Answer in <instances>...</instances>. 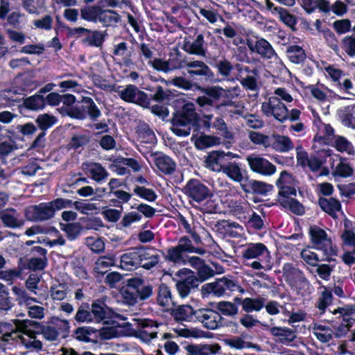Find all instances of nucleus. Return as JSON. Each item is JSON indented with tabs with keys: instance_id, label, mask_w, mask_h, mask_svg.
<instances>
[{
	"instance_id": "59",
	"label": "nucleus",
	"mask_w": 355,
	"mask_h": 355,
	"mask_svg": "<svg viewBox=\"0 0 355 355\" xmlns=\"http://www.w3.org/2000/svg\"><path fill=\"white\" fill-rule=\"evenodd\" d=\"M224 342L229 347L239 350L249 348L251 346L250 343L245 341L243 338L238 336L227 338Z\"/></svg>"
},
{
	"instance_id": "45",
	"label": "nucleus",
	"mask_w": 355,
	"mask_h": 355,
	"mask_svg": "<svg viewBox=\"0 0 355 355\" xmlns=\"http://www.w3.org/2000/svg\"><path fill=\"white\" fill-rule=\"evenodd\" d=\"M286 52L290 60L294 63H300L306 58L304 49L297 45L289 46Z\"/></svg>"
},
{
	"instance_id": "17",
	"label": "nucleus",
	"mask_w": 355,
	"mask_h": 355,
	"mask_svg": "<svg viewBox=\"0 0 355 355\" xmlns=\"http://www.w3.org/2000/svg\"><path fill=\"white\" fill-rule=\"evenodd\" d=\"M277 186L279 189L280 197L295 196L298 182L291 174L283 171L277 180Z\"/></svg>"
},
{
	"instance_id": "24",
	"label": "nucleus",
	"mask_w": 355,
	"mask_h": 355,
	"mask_svg": "<svg viewBox=\"0 0 355 355\" xmlns=\"http://www.w3.org/2000/svg\"><path fill=\"white\" fill-rule=\"evenodd\" d=\"M139 249H132L121 257L120 267L125 270H132L140 266Z\"/></svg>"
},
{
	"instance_id": "61",
	"label": "nucleus",
	"mask_w": 355,
	"mask_h": 355,
	"mask_svg": "<svg viewBox=\"0 0 355 355\" xmlns=\"http://www.w3.org/2000/svg\"><path fill=\"white\" fill-rule=\"evenodd\" d=\"M67 295V288L64 284H59L51 286L50 296L53 300H62Z\"/></svg>"
},
{
	"instance_id": "19",
	"label": "nucleus",
	"mask_w": 355,
	"mask_h": 355,
	"mask_svg": "<svg viewBox=\"0 0 355 355\" xmlns=\"http://www.w3.org/2000/svg\"><path fill=\"white\" fill-rule=\"evenodd\" d=\"M127 286L136 293L138 299L145 300L153 294V287L150 284L145 283L140 277H132L127 281Z\"/></svg>"
},
{
	"instance_id": "46",
	"label": "nucleus",
	"mask_w": 355,
	"mask_h": 355,
	"mask_svg": "<svg viewBox=\"0 0 355 355\" xmlns=\"http://www.w3.org/2000/svg\"><path fill=\"white\" fill-rule=\"evenodd\" d=\"M332 175L334 177L347 178L352 175L353 169L347 163L340 160L334 168L331 164Z\"/></svg>"
},
{
	"instance_id": "13",
	"label": "nucleus",
	"mask_w": 355,
	"mask_h": 355,
	"mask_svg": "<svg viewBox=\"0 0 355 355\" xmlns=\"http://www.w3.org/2000/svg\"><path fill=\"white\" fill-rule=\"evenodd\" d=\"M246 161L253 172L264 175H271L275 173V166L259 155H250L246 157Z\"/></svg>"
},
{
	"instance_id": "33",
	"label": "nucleus",
	"mask_w": 355,
	"mask_h": 355,
	"mask_svg": "<svg viewBox=\"0 0 355 355\" xmlns=\"http://www.w3.org/2000/svg\"><path fill=\"white\" fill-rule=\"evenodd\" d=\"M114 59L128 66L131 63V52L128 49L125 42H121L114 46L113 51Z\"/></svg>"
},
{
	"instance_id": "62",
	"label": "nucleus",
	"mask_w": 355,
	"mask_h": 355,
	"mask_svg": "<svg viewBox=\"0 0 355 355\" xmlns=\"http://www.w3.org/2000/svg\"><path fill=\"white\" fill-rule=\"evenodd\" d=\"M216 308L225 315H234L238 312V308L234 304L226 301L219 302Z\"/></svg>"
},
{
	"instance_id": "16",
	"label": "nucleus",
	"mask_w": 355,
	"mask_h": 355,
	"mask_svg": "<svg viewBox=\"0 0 355 355\" xmlns=\"http://www.w3.org/2000/svg\"><path fill=\"white\" fill-rule=\"evenodd\" d=\"M0 220L5 227L10 229L21 228L24 225L21 214L13 208L1 210Z\"/></svg>"
},
{
	"instance_id": "32",
	"label": "nucleus",
	"mask_w": 355,
	"mask_h": 355,
	"mask_svg": "<svg viewBox=\"0 0 355 355\" xmlns=\"http://www.w3.org/2000/svg\"><path fill=\"white\" fill-rule=\"evenodd\" d=\"M175 282H181L191 286H198V279L193 271L188 268H182L174 274L173 277Z\"/></svg>"
},
{
	"instance_id": "30",
	"label": "nucleus",
	"mask_w": 355,
	"mask_h": 355,
	"mask_svg": "<svg viewBox=\"0 0 355 355\" xmlns=\"http://www.w3.org/2000/svg\"><path fill=\"white\" fill-rule=\"evenodd\" d=\"M186 67L189 68L188 73L191 76H203L209 77L211 71L209 67L202 61L196 60L186 62Z\"/></svg>"
},
{
	"instance_id": "22",
	"label": "nucleus",
	"mask_w": 355,
	"mask_h": 355,
	"mask_svg": "<svg viewBox=\"0 0 355 355\" xmlns=\"http://www.w3.org/2000/svg\"><path fill=\"white\" fill-rule=\"evenodd\" d=\"M140 266L149 270L156 266L160 258L159 252L155 249H139Z\"/></svg>"
},
{
	"instance_id": "44",
	"label": "nucleus",
	"mask_w": 355,
	"mask_h": 355,
	"mask_svg": "<svg viewBox=\"0 0 355 355\" xmlns=\"http://www.w3.org/2000/svg\"><path fill=\"white\" fill-rule=\"evenodd\" d=\"M110 313L111 310L103 302H98L92 304V314L95 316L98 322L110 316Z\"/></svg>"
},
{
	"instance_id": "11",
	"label": "nucleus",
	"mask_w": 355,
	"mask_h": 355,
	"mask_svg": "<svg viewBox=\"0 0 355 355\" xmlns=\"http://www.w3.org/2000/svg\"><path fill=\"white\" fill-rule=\"evenodd\" d=\"M122 100L128 103H133L141 105L148 104L147 94L139 90L134 85H128L125 87H119L116 89Z\"/></svg>"
},
{
	"instance_id": "34",
	"label": "nucleus",
	"mask_w": 355,
	"mask_h": 355,
	"mask_svg": "<svg viewBox=\"0 0 355 355\" xmlns=\"http://www.w3.org/2000/svg\"><path fill=\"white\" fill-rule=\"evenodd\" d=\"M312 96L318 101H329L331 98L336 96V94L331 89L320 88L319 87L311 85L309 87Z\"/></svg>"
},
{
	"instance_id": "7",
	"label": "nucleus",
	"mask_w": 355,
	"mask_h": 355,
	"mask_svg": "<svg viewBox=\"0 0 355 355\" xmlns=\"http://www.w3.org/2000/svg\"><path fill=\"white\" fill-rule=\"evenodd\" d=\"M202 291L207 293H212L214 295L220 297L228 291H239L241 293H244L243 289L236 282L227 277L218 279L214 282L207 284L202 286Z\"/></svg>"
},
{
	"instance_id": "9",
	"label": "nucleus",
	"mask_w": 355,
	"mask_h": 355,
	"mask_svg": "<svg viewBox=\"0 0 355 355\" xmlns=\"http://www.w3.org/2000/svg\"><path fill=\"white\" fill-rule=\"evenodd\" d=\"M261 110L266 116H272L279 122L288 119V110L284 103L276 98H268L262 103Z\"/></svg>"
},
{
	"instance_id": "25",
	"label": "nucleus",
	"mask_w": 355,
	"mask_h": 355,
	"mask_svg": "<svg viewBox=\"0 0 355 355\" xmlns=\"http://www.w3.org/2000/svg\"><path fill=\"white\" fill-rule=\"evenodd\" d=\"M141 329L139 330L138 336L144 342H148L157 336V327L155 323L148 319L139 320Z\"/></svg>"
},
{
	"instance_id": "50",
	"label": "nucleus",
	"mask_w": 355,
	"mask_h": 355,
	"mask_svg": "<svg viewBox=\"0 0 355 355\" xmlns=\"http://www.w3.org/2000/svg\"><path fill=\"white\" fill-rule=\"evenodd\" d=\"M249 139L254 144L263 145L265 148L270 146L272 143L271 137L254 131L250 132Z\"/></svg>"
},
{
	"instance_id": "18",
	"label": "nucleus",
	"mask_w": 355,
	"mask_h": 355,
	"mask_svg": "<svg viewBox=\"0 0 355 355\" xmlns=\"http://www.w3.org/2000/svg\"><path fill=\"white\" fill-rule=\"evenodd\" d=\"M243 257L246 259H258L260 261L268 263L270 259V252L266 245L261 243L247 245L243 252Z\"/></svg>"
},
{
	"instance_id": "39",
	"label": "nucleus",
	"mask_w": 355,
	"mask_h": 355,
	"mask_svg": "<svg viewBox=\"0 0 355 355\" xmlns=\"http://www.w3.org/2000/svg\"><path fill=\"white\" fill-rule=\"evenodd\" d=\"M85 169L92 175V179L96 182H100L107 176L105 168L97 163L86 164Z\"/></svg>"
},
{
	"instance_id": "36",
	"label": "nucleus",
	"mask_w": 355,
	"mask_h": 355,
	"mask_svg": "<svg viewBox=\"0 0 355 355\" xmlns=\"http://www.w3.org/2000/svg\"><path fill=\"white\" fill-rule=\"evenodd\" d=\"M157 303L166 309H169L173 305L171 293L169 288L164 285H160L158 291Z\"/></svg>"
},
{
	"instance_id": "41",
	"label": "nucleus",
	"mask_w": 355,
	"mask_h": 355,
	"mask_svg": "<svg viewBox=\"0 0 355 355\" xmlns=\"http://www.w3.org/2000/svg\"><path fill=\"white\" fill-rule=\"evenodd\" d=\"M137 134L139 140L142 143L155 144L157 142L155 135L146 125L139 126Z\"/></svg>"
},
{
	"instance_id": "28",
	"label": "nucleus",
	"mask_w": 355,
	"mask_h": 355,
	"mask_svg": "<svg viewBox=\"0 0 355 355\" xmlns=\"http://www.w3.org/2000/svg\"><path fill=\"white\" fill-rule=\"evenodd\" d=\"M204 42V37L202 34H200L193 42L185 41L183 49L189 53L205 56Z\"/></svg>"
},
{
	"instance_id": "55",
	"label": "nucleus",
	"mask_w": 355,
	"mask_h": 355,
	"mask_svg": "<svg viewBox=\"0 0 355 355\" xmlns=\"http://www.w3.org/2000/svg\"><path fill=\"white\" fill-rule=\"evenodd\" d=\"M134 193L148 202H154L157 198V195L154 190L144 187H135L134 188Z\"/></svg>"
},
{
	"instance_id": "14",
	"label": "nucleus",
	"mask_w": 355,
	"mask_h": 355,
	"mask_svg": "<svg viewBox=\"0 0 355 355\" xmlns=\"http://www.w3.org/2000/svg\"><path fill=\"white\" fill-rule=\"evenodd\" d=\"M223 173L230 180L239 183L241 188L249 178L248 171L242 167L241 164L236 162L225 164Z\"/></svg>"
},
{
	"instance_id": "15",
	"label": "nucleus",
	"mask_w": 355,
	"mask_h": 355,
	"mask_svg": "<svg viewBox=\"0 0 355 355\" xmlns=\"http://www.w3.org/2000/svg\"><path fill=\"white\" fill-rule=\"evenodd\" d=\"M184 190L191 198L198 202L205 200L211 195L210 190L197 180L189 181Z\"/></svg>"
},
{
	"instance_id": "58",
	"label": "nucleus",
	"mask_w": 355,
	"mask_h": 355,
	"mask_svg": "<svg viewBox=\"0 0 355 355\" xmlns=\"http://www.w3.org/2000/svg\"><path fill=\"white\" fill-rule=\"evenodd\" d=\"M275 10L277 12L279 19L286 26L293 28L297 21L295 17L289 13L286 9L282 8H275Z\"/></svg>"
},
{
	"instance_id": "10",
	"label": "nucleus",
	"mask_w": 355,
	"mask_h": 355,
	"mask_svg": "<svg viewBox=\"0 0 355 355\" xmlns=\"http://www.w3.org/2000/svg\"><path fill=\"white\" fill-rule=\"evenodd\" d=\"M195 318L209 329H216L223 325V318L218 312L211 309H199L195 311Z\"/></svg>"
},
{
	"instance_id": "23",
	"label": "nucleus",
	"mask_w": 355,
	"mask_h": 355,
	"mask_svg": "<svg viewBox=\"0 0 355 355\" xmlns=\"http://www.w3.org/2000/svg\"><path fill=\"white\" fill-rule=\"evenodd\" d=\"M150 157L155 165L162 173L171 174L175 171V163L168 156L161 153H153Z\"/></svg>"
},
{
	"instance_id": "57",
	"label": "nucleus",
	"mask_w": 355,
	"mask_h": 355,
	"mask_svg": "<svg viewBox=\"0 0 355 355\" xmlns=\"http://www.w3.org/2000/svg\"><path fill=\"white\" fill-rule=\"evenodd\" d=\"M174 332L184 338H198L201 336V331L194 328H187L184 326H179L173 328Z\"/></svg>"
},
{
	"instance_id": "27",
	"label": "nucleus",
	"mask_w": 355,
	"mask_h": 355,
	"mask_svg": "<svg viewBox=\"0 0 355 355\" xmlns=\"http://www.w3.org/2000/svg\"><path fill=\"white\" fill-rule=\"evenodd\" d=\"M195 146L200 150L212 147L220 144V139L210 135L193 134L191 138Z\"/></svg>"
},
{
	"instance_id": "5",
	"label": "nucleus",
	"mask_w": 355,
	"mask_h": 355,
	"mask_svg": "<svg viewBox=\"0 0 355 355\" xmlns=\"http://www.w3.org/2000/svg\"><path fill=\"white\" fill-rule=\"evenodd\" d=\"M322 143H327V139L322 136H315L313 145L315 155L311 156L307 163V166L313 171L318 170L324 158L331 157L332 154V150L328 146H322Z\"/></svg>"
},
{
	"instance_id": "26",
	"label": "nucleus",
	"mask_w": 355,
	"mask_h": 355,
	"mask_svg": "<svg viewBox=\"0 0 355 355\" xmlns=\"http://www.w3.org/2000/svg\"><path fill=\"white\" fill-rule=\"evenodd\" d=\"M149 63L155 70L164 73L180 69L182 67L180 62L171 58L168 60H164L161 58H155L153 60L150 61Z\"/></svg>"
},
{
	"instance_id": "43",
	"label": "nucleus",
	"mask_w": 355,
	"mask_h": 355,
	"mask_svg": "<svg viewBox=\"0 0 355 355\" xmlns=\"http://www.w3.org/2000/svg\"><path fill=\"white\" fill-rule=\"evenodd\" d=\"M320 206L323 211L331 216H334L341 208L340 202L335 198L320 199Z\"/></svg>"
},
{
	"instance_id": "63",
	"label": "nucleus",
	"mask_w": 355,
	"mask_h": 355,
	"mask_svg": "<svg viewBox=\"0 0 355 355\" xmlns=\"http://www.w3.org/2000/svg\"><path fill=\"white\" fill-rule=\"evenodd\" d=\"M332 295L331 293L326 288L321 293V295L318 299L317 307L324 312L325 309L331 303Z\"/></svg>"
},
{
	"instance_id": "52",
	"label": "nucleus",
	"mask_w": 355,
	"mask_h": 355,
	"mask_svg": "<svg viewBox=\"0 0 355 355\" xmlns=\"http://www.w3.org/2000/svg\"><path fill=\"white\" fill-rule=\"evenodd\" d=\"M300 256L304 262L311 266H316L320 261L318 255L310 247L303 249L301 251Z\"/></svg>"
},
{
	"instance_id": "49",
	"label": "nucleus",
	"mask_w": 355,
	"mask_h": 355,
	"mask_svg": "<svg viewBox=\"0 0 355 355\" xmlns=\"http://www.w3.org/2000/svg\"><path fill=\"white\" fill-rule=\"evenodd\" d=\"M101 8L98 6H88L81 9V17L87 21H98Z\"/></svg>"
},
{
	"instance_id": "64",
	"label": "nucleus",
	"mask_w": 355,
	"mask_h": 355,
	"mask_svg": "<svg viewBox=\"0 0 355 355\" xmlns=\"http://www.w3.org/2000/svg\"><path fill=\"white\" fill-rule=\"evenodd\" d=\"M341 48L349 56L355 55V36H347L342 40Z\"/></svg>"
},
{
	"instance_id": "6",
	"label": "nucleus",
	"mask_w": 355,
	"mask_h": 355,
	"mask_svg": "<svg viewBox=\"0 0 355 355\" xmlns=\"http://www.w3.org/2000/svg\"><path fill=\"white\" fill-rule=\"evenodd\" d=\"M12 291L17 296L19 303L26 306L28 315L31 318L39 320L44 318V308L33 304L35 302H37L35 298L28 296L25 290L17 286H13Z\"/></svg>"
},
{
	"instance_id": "42",
	"label": "nucleus",
	"mask_w": 355,
	"mask_h": 355,
	"mask_svg": "<svg viewBox=\"0 0 355 355\" xmlns=\"http://www.w3.org/2000/svg\"><path fill=\"white\" fill-rule=\"evenodd\" d=\"M120 20L119 15L114 10H102L98 21L105 26H113Z\"/></svg>"
},
{
	"instance_id": "51",
	"label": "nucleus",
	"mask_w": 355,
	"mask_h": 355,
	"mask_svg": "<svg viewBox=\"0 0 355 355\" xmlns=\"http://www.w3.org/2000/svg\"><path fill=\"white\" fill-rule=\"evenodd\" d=\"M24 104L30 110H37L42 109L45 105L44 98L40 94H36L26 98Z\"/></svg>"
},
{
	"instance_id": "38",
	"label": "nucleus",
	"mask_w": 355,
	"mask_h": 355,
	"mask_svg": "<svg viewBox=\"0 0 355 355\" xmlns=\"http://www.w3.org/2000/svg\"><path fill=\"white\" fill-rule=\"evenodd\" d=\"M270 331L273 336L278 337L282 343H288L295 338V332L286 327H272Z\"/></svg>"
},
{
	"instance_id": "31",
	"label": "nucleus",
	"mask_w": 355,
	"mask_h": 355,
	"mask_svg": "<svg viewBox=\"0 0 355 355\" xmlns=\"http://www.w3.org/2000/svg\"><path fill=\"white\" fill-rule=\"evenodd\" d=\"M272 189V187L263 182L248 179L242 189L245 193L256 192L260 194H266Z\"/></svg>"
},
{
	"instance_id": "54",
	"label": "nucleus",
	"mask_w": 355,
	"mask_h": 355,
	"mask_svg": "<svg viewBox=\"0 0 355 355\" xmlns=\"http://www.w3.org/2000/svg\"><path fill=\"white\" fill-rule=\"evenodd\" d=\"M61 230L66 232L68 238L75 239L80 233L82 227L78 223L60 224Z\"/></svg>"
},
{
	"instance_id": "12",
	"label": "nucleus",
	"mask_w": 355,
	"mask_h": 355,
	"mask_svg": "<svg viewBox=\"0 0 355 355\" xmlns=\"http://www.w3.org/2000/svg\"><path fill=\"white\" fill-rule=\"evenodd\" d=\"M240 88L238 86L223 89L220 86L207 87L205 89L206 95L214 101L223 100L222 105H227L228 101L239 95Z\"/></svg>"
},
{
	"instance_id": "29",
	"label": "nucleus",
	"mask_w": 355,
	"mask_h": 355,
	"mask_svg": "<svg viewBox=\"0 0 355 355\" xmlns=\"http://www.w3.org/2000/svg\"><path fill=\"white\" fill-rule=\"evenodd\" d=\"M271 146L272 148L282 153L288 152L294 148L291 139L284 135H272Z\"/></svg>"
},
{
	"instance_id": "48",
	"label": "nucleus",
	"mask_w": 355,
	"mask_h": 355,
	"mask_svg": "<svg viewBox=\"0 0 355 355\" xmlns=\"http://www.w3.org/2000/svg\"><path fill=\"white\" fill-rule=\"evenodd\" d=\"M116 259L114 256L101 257L96 262L95 270L98 273H105L108 268L115 264Z\"/></svg>"
},
{
	"instance_id": "53",
	"label": "nucleus",
	"mask_w": 355,
	"mask_h": 355,
	"mask_svg": "<svg viewBox=\"0 0 355 355\" xmlns=\"http://www.w3.org/2000/svg\"><path fill=\"white\" fill-rule=\"evenodd\" d=\"M195 311L189 305L180 306L175 311V317L178 320H191L195 316Z\"/></svg>"
},
{
	"instance_id": "35",
	"label": "nucleus",
	"mask_w": 355,
	"mask_h": 355,
	"mask_svg": "<svg viewBox=\"0 0 355 355\" xmlns=\"http://www.w3.org/2000/svg\"><path fill=\"white\" fill-rule=\"evenodd\" d=\"M333 146L340 153H345L349 155L355 153L354 147L352 144L345 137L340 135L334 137Z\"/></svg>"
},
{
	"instance_id": "1",
	"label": "nucleus",
	"mask_w": 355,
	"mask_h": 355,
	"mask_svg": "<svg viewBox=\"0 0 355 355\" xmlns=\"http://www.w3.org/2000/svg\"><path fill=\"white\" fill-rule=\"evenodd\" d=\"M15 327H12L10 323H8V327L5 331H3L1 339L4 342H8L10 340L20 339L21 343L26 348L41 349L42 343L35 338L34 333L28 331V327L33 325L34 323L30 320H15Z\"/></svg>"
},
{
	"instance_id": "40",
	"label": "nucleus",
	"mask_w": 355,
	"mask_h": 355,
	"mask_svg": "<svg viewBox=\"0 0 355 355\" xmlns=\"http://www.w3.org/2000/svg\"><path fill=\"white\" fill-rule=\"evenodd\" d=\"M280 204L285 208L290 209L296 214H302L304 212L303 206L295 199L288 196L279 197Z\"/></svg>"
},
{
	"instance_id": "8",
	"label": "nucleus",
	"mask_w": 355,
	"mask_h": 355,
	"mask_svg": "<svg viewBox=\"0 0 355 355\" xmlns=\"http://www.w3.org/2000/svg\"><path fill=\"white\" fill-rule=\"evenodd\" d=\"M246 45L251 53H256L263 59L278 58L272 46L264 38L248 37L246 38Z\"/></svg>"
},
{
	"instance_id": "37",
	"label": "nucleus",
	"mask_w": 355,
	"mask_h": 355,
	"mask_svg": "<svg viewBox=\"0 0 355 355\" xmlns=\"http://www.w3.org/2000/svg\"><path fill=\"white\" fill-rule=\"evenodd\" d=\"M263 298L246 297L241 302L242 309L245 312L259 311L264 306Z\"/></svg>"
},
{
	"instance_id": "2",
	"label": "nucleus",
	"mask_w": 355,
	"mask_h": 355,
	"mask_svg": "<svg viewBox=\"0 0 355 355\" xmlns=\"http://www.w3.org/2000/svg\"><path fill=\"white\" fill-rule=\"evenodd\" d=\"M199 123V117L193 103H187L182 110L172 119V132L179 137H187L190 134L191 126L195 127Z\"/></svg>"
},
{
	"instance_id": "4",
	"label": "nucleus",
	"mask_w": 355,
	"mask_h": 355,
	"mask_svg": "<svg viewBox=\"0 0 355 355\" xmlns=\"http://www.w3.org/2000/svg\"><path fill=\"white\" fill-rule=\"evenodd\" d=\"M309 234L313 248L322 251L327 259H330L337 254L336 247L324 230L317 225H312L309 227Z\"/></svg>"
},
{
	"instance_id": "56",
	"label": "nucleus",
	"mask_w": 355,
	"mask_h": 355,
	"mask_svg": "<svg viewBox=\"0 0 355 355\" xmlns=\"http://www.w3.org/2000/svg\"><path fill=\"white\" fill-rule=\"evenodd\" d=\"M56 122L57 119L54 116L49 114H40L36 119V123L43 131L49 129L53 125L55 124Z\"/></svg>"
},
{
	"instance_id": "3",
	"label": "nucleus",
	"mask_w": 355,
	"mask_h": 355,
	"mask_svg": "<svg viewBox=\"0 0 355 355\" xmlns=\"http://www.w3.org/2000/svg\"><path fill=\"white\" fill-rule=\"evenodd\" d=\"M71 200L57 198L49 202L28 206L25 211L28 220L32 221L46 220L53 218L55 211L68 207Z\"/></svg>"
},
{
	"instance_id": "20",
	"label": "nucleus",
	"mask_w": 355,
	"mask_h": 355,
	"mask_svg": "<svg viewBox=\"0 0 355 355\" xmlns=\"http://www.w3.org/2000/svg\"><path fill=\"white\" fill-rule=\"evenodd\" d=\"M312 332L316 338L321 343H327L331 340L335 334L332 327L324 322H315L311 324Z\"/></svg>"
},
{
	"instance_id": "47",
	"label": "nucleus",
	"mask_w": 355,
	"mask_h": 355,
	"mask_svg": "<svg viewBox=\"0 0 355 355\" xmlns=\"http://www.w3.org/2000/svg\"><path fill=\"white\" fill-rule=\"evenodd\" d=\"M24 8L31 14L39 13L45 6V0H21Z\"/></svg>"
},
{
	"instance_id": "21",
	"label": "nucleus",
	"mask_w": 355,
	"mask_h": 355,
	"mask_svg": "<svg viewBox=\"0 0 355 355\" xmlns=\"http://www.w3.org/2000/svg\"><path fill=\"white\" fill-rule=\"evenodd\" d=\"M224 155V151L223 150H214L210 152L205 159L206 168L214 172L223 173L225 168V164H223Z\"/></svg>"
},
{
	"instance_id": "60",
	"label": "nucleus",
	"mask_w": 355,
	"mask_h": 355,
	"mask_svg": "<svg viewBox=\"0 0 355 355\" xmlns=\"http://www.w3.org/2000/svg\"><path fill=\"white\" fill-rule=\"evenodd\" d=\"M343 124L352 128H355V108H348L340 115Z\"/></svg>"
}]
</instances>
